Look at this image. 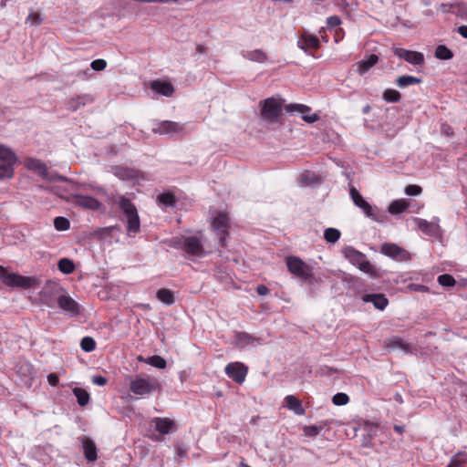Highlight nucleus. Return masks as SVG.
I'll return each mask as SVG.
<instances>
[{"label":"nucleus","instance_id":"f257e3e1","mask_svg":"<svg viewBox=\"0 0 467 467\" xmlns=\"http://www.w3.org/2000/svg\"><path fill=\"white\" fill-rule=\"evenodd\" d=\"M171 247L180 249L194 257H203L206 253L201 237L196 235H181L168 241Z\"/></svg>","mask_w":467,"mask_h":467},{"label":"nucleus","instance_id":"f03ea898","mask_svg":"<svg viewBox=\"0 0 467 467\" xmlns=\"http://www.w3.org/2000/svg\"><path fill=\"white\" fill-rule=\"evenodd\" d=\"M127 219V232L129 234H138L140 230V216L134 203L123 195H118L113 199Z\"/></svg>","mask_w":467,"mask_h":467},{"label":"nucleus","instance_id":"7ed1b4c3","mask_svg":"<svg viewBox=\"0 0 467 467\" xmlns=\"http://www.w3.org/2000/svg\"><path fill=\"white\" fill-rule=\"evenodd\" d=\"M344 256L350 264L357 266L360 271L368 275L370 277H378V270L367 259L366 254L358 251L352 246H347L343 250Z\"/></svg>","mask_w":467,"mask_h":467},{"label":"nucleus","instance_id":"20e7f679","mask_svg":"<svg viewBox=\"0 0 467 467\" xmlns=\"http://www.w3.org/2000/svg\"><path fill=\"white\" fill-rule=\"evenodd\" d=\"M130 390L137 396L144 397L151 394L159 389L160 385L156 379L137 375L130 377Z\"/></svg>","mask_w":467,"mask_h":467},{"label":"nucleus","instance_id":"39448f33","mask_svg":"<svg viewBox=\"0 0 467 467\" xmlns=\"http://www.w3.org/2000/svg\"><path fill=\"white\" fill-rule=\"evenodd\" d=\"M285 261L288 271L295 276L309 284L317 281L311 267L299 257L287 256Z\"/></svg>","mask_w":467,"mask_h":467},{"label":"nucleus","instance_id":"423d86ee","mask_svg":"<svg viewBox=\"0 0 467 467\" xmlns=\"http://www.w3.org/2000/svg\"><path fill=\"white\" fill-rule=\"evenodd\" d=\"M63 292L64 289L58 283L48 281L39 292V299L43 305L53 308L57 306Z\"/></svg>","mask_w":467,"mask_h":467},{"label":"nucleus","instance_id":"0eeeda50","mask_svg":"<svg viewBox=\"0 0 467 467\" xmlns=\"http://www.w3.org/2000/svg\"><path fill=\"white\" fill-rule=\"evenodd\" d=\"M0 279L7 286L19 287V288H30L35 284V279L28 276H24L15 273H8L3 271L0 274Z\"/></svg>","mask_w":467,"mask_h":467},{"label":"nucleus","instance_id":"6e6552de","mask_svg":"<svg viewBox=\"0 0 467 467\" xmlns=\"http://www.w3.org/2000/svg\"><path fill=\"white\" fill-rule=\"evenodd\" d=\"M212 227L219 237V245H226V236L228 235L229 218L225 213H218L213 216Z\"/></svg>","mask_w":467,"mask_h":467},{"label":"nucleus","instance_id":"1a4fd4ad","mask_svg":"<svg viewBox=\"0 0 467 467\" xmlns=\"http://www.w3.org/2000/svg\"><path fill=\"white\" fill-rule=\"evenodd\" d=\"M15 154L0 145V179L11 178L14 173Z\"/></svg>","mask_w":467,"mask_h":467},{"label":"nucleus","instance_id":"9d476101","mask_svg":"<svg viewBox=\"0 0 467 467\" xmlns=\"http://www.w3.org/2000/svg\"><path fill=\"white\" fill-rule=\"evenodd\" d=\"M282 111V104L279 100L269 98L264 101L262 108V117L269 122H275Z\"/></svg>","mask_w":467,"mask_h":467},{"label":"nucleus","instance_id":"9b49d317","mask_svg":"<svg viewBox=\"0 0 467 467\" xmlns=\"http://www.w3.org/2000/svg\"><path fill=\"white\" fill-rule=\"evenodd\" d=\"M184 124L179 122L163 120L158 123L157 127L153 128L152 131L160 135H182L184 134Z\"/></svg>","mask_w":467,"mask_h":467},{"label":"nucleus","instance_id":"f8f14e48","mask_svg":"<svg viewBox=\"0 0 467 467\" xmlns=\"http://www.w3.org/2000/svg\"><path fill=\"white\" fill-rule=\"evenodd\" d=\"M297 47L306 55L315 57L313 51L320 47V41L317 36L305 31L297 40Z\"/></svg>","mask_w":467,"mask_h":467},{"label":"nucleus","instance_id":"ddd939ff","mask_svg":"<svg viewBox=\"0 0 467 467\" xmlns=\"http://www.w3.org/2000/svg\"><path fill=\"white\" fill-rule=\"evenodd\" d=\"M384 347L389 351L399 349L404 354H413L416 351V348L411 344L405 342L398 336L386 338L384 340Z\"/></svg>","mask_w":467,"mask_h":467},{"label":"nucleus","instance_id":"4468645a","mask_svg":"<svg viewBox=\"0 0 467 467\" xmlns=\"http://www.w3.org/2000/svg\"><path fill=\"white\" fill-rule=\"evenodd\" d=\"M226 375L236 383H243L247 374V368L238 362L229 363L224 369Z\"/></svg>","mask_w":467,"mask_h":467},{"label":"nucleus","instance_id":"2eb2a0df","mask_svg":"<svg viewBox=\"0 0 467 467\" xmlns=\"http://www.w3.org/2000/svg\"><path fill=\"white\" fill-rule=\"evenodd\" d=\"M394 54L413 66H420L424 63L423 54L417 51L396 47Z\"/></svg>","mask_w":467,"mask_h":467},{"label":"nucleus","instance_id":"dca6fc26","mask_svg":"<svg viewBox=\"0 0 467 467\" xmlns=\"http://www.w3.org/2000/svg\"><path fill=\"white\" fill-rule=\"evenodd\" d=\"M57 306L67 312L70 316H78L79 314V305L71 296L62 293Z\"/></svg>","mask_w":467,"mask_h":467},{"label":"nucleus","instance_id":"f3484780","mask_svg":"<svg viewBox=\"0 0 467 467\" xmlns=\"http://www.w3.org/2000/svg\"><path fill=\"white\" fill-rule=\"evenodd\" d=\"M285 109L287 112H298L302 114V119L307 123H314L318 119L317 114H308L311 109L304 104H288Z\"/></svg>","mask_w":467,"mask_h":467},{"label":"nucleus","instance_id":"a211bd4d","mask_svg":"<svg viewBox=\"0 0 467 467\" xmlns=\"http://www.w3.org/2000/svg\"><path fill=\"white\" fill-rule=\"evenodd\" d=\"M349 194L356 206L360 208L368 217H373L374 214L371 205L364 200L362 195L355 187L350 188Z\"/></svg>","mask_w":467,"mask_h":467},{"label":"nucleus","instance_id":"6ab92c4d","mask_svg":"<svg viewBox=\"0 0 467 467\" xmlns=\"http://www.w3.org/2000/svg\"><path fill=\"white\" fill-rule=\"evenodd\" d=\"M361 299L366 303H372L374 307L383 311L389 305V299L384 294H366Z\"/></svg>","mask_w":467,"mask_h":467},{"label":"nucleus","instance_id":"aec40b11","mask_svg":"<svg viewBox=\"0 0 467 467\" xmlns=\"http://www.w3.org/2000/svg\"><path fill=\"white\" fill-rule=\"evenodd\" d=\"M73 199L75 204L85 209L98 210L100 207V202L89 195L76 194L73 196Z\"/></svg>","mask_w":467,"mask_h":467},{"label":"nucleus","instance_id":"412c9836","mask_svg":"<svg viewBox=\"0 0 467 467\" xmlns=\"http://www.w3.org/2000/svg\"><path fill=\"white\" fill-rule=\"evenodd\" d=\"M438 219H435L431 222H428L424 219L416 218L415 222L417 223L418 228L424 234L435 236L438 234L440 231V226L438 224Z\"/></svg>","mask_w":467,"mask_h":467},{"label":"nucleus","instance_id":"4be33fe9","mask_svg":"<svg viewBox=\"0 0 467 467\" xmlns=\"http://www.w3.org/2000/svg\"><path fill=\"white\" fill-rule=\"evenodd\" d=\"M150 88L165 97H171L174 92V88L170 82L154 80L150 84Z\"/></svg>","mask_w":467,"mask_h":467},{"label":"nucleus","instance_id":"5701e85b","mask_svg":"<svg viewBox=\"0 0 467 467\" xmlns=\"http://www.w3.org/2000/svg\"><path fill=\"white\" fill-rule=\"evenodd\" d=\"M93 99L90 95H80L74 98H71L67 103V108L71 111L78 110L80 107L85 106L86 104L91 103Z\"/></svg>","mask_w":467,"mask_h":467},{"label":"nucleus","instance_id":"b1692460","mask_svg":"<svg viewBox=\"0 0 467 467\" xmlns=\"http://www.w3.org/2000/svg\"><path fill=\"white\" fill-rule=\"evenodd\" d=\"M153 422L156 431L161 434H168L171 432L172 429L174 428L173 420L168 418H155Z\"/></svg>","mask_w":467,"mask_h":467},{"label":"nucleus","instance_id":"393cba45","mask_svg":"<svg viewBox=\"0 0 467 467\" xmlns=\"http://www.w3.org/2000/svg\"><path fill=\"white\" fill-rule=\"evenodd\" d=\"M285 406L288 410L294 411L296 415H304L306 410L302 406V402L294 395H287L285 398Z\"/></svg>","mask_w":467,"mask_h":467},{"label":"nucleus","instance_id":"a878e982","mask_svg":"<svg viewBox=\"0 0 467 467\" xmlns=\"http://www.w3.org/2000/svg\"><path fill=\"white\" fill-rule=\"evenodd\" d=\"M379 61V57L371 54L358 63V72L359 75L367 73Z\"/></svg>","mask_w":467,"mask_h":467},{"label":"nucleus","instance_id":"bb28decb","mask_svg":"<svg viewBox=\"0 0 467 467\" xmlns=\"http://www.w3.org/2000/svg\"><path fill=\"white\" fill-rule=\"evenodd\" d=\"M84 455L88 462L97 460V447L93 441L90 439H83Z\"/></svg>","mask_w":467,"mask_h":467},{"label":"nucleus","instance_id":"cd10ccee","mask_svg":"<svg viewBox=\"0 0 467 467\" xmlns=\"http://www.w3.org/2000/svg\"><path fill=\"white\" fill-rule=\"evenodd\" d=\"M242 56L245 59L259 63H264L267 58L266 54L263 52L261 49L243 51Z\"/></svg>","mask_w":467,"mask_h":467},{"label":"nucleus","instance_id":"c85d7f7f","mask_svg":"<svg viewBox=\"0 0 467 467\" xmlns=\"http://www.w3.org/2000/svg\"><path fill=\"white\" fill-rule=\"evenodd\" d=\"M467 466V452L459 451L454 454L450 463L446 467H466Z\"/></svg>","mask_w":467,"mask_h":467},{"label":"nucleus","instance_id":"c756f323","mask_svg":"<svg viewBox=\"0 0 467 467\" xmlns=\"http://www.w3.org/2000/svg\"><path fill=\"white\" fill-rule=\"evenodd\" d=\"M157 298L167 306L174 304L175 297L173 293L166 288H161L156 293Z\"/></svg>","mask_w":467,"mask_h":467},{"label":"nucleus","instance_id":"7c9ffc66","mask_svg":"<svg viewBox=\"0 0 467 467\" xmlns=\"http://www.w3.org/2000/svg\"><path fill=\"white\" fill-rule=\"evenodd\" d=\"M408 206H409V204L405 200L400 199V200L393 201L389 204L388 211L391 214H400V213H402L403 212H405L407 210Z\"/></svg>","mask_w":467,"mask_h":467},{"label":"nucleus","instance_id":"2f4dec72","mask_svg":"<svg viewBox=\"0 0 467 467\" xmlns=\"http://www.w3.org/2000/svg\"><path fill=\"white\" fill-rule=\"evenodd\" d=\"M301 183L303 185H317L321 183V177L314 172L306 171L301 174Z\"/></svg>","mask_w":467,"mask_h":467},{"label":"nucleus","instance_id":"473e14b6","mask_svg":"<svg viewBox=\"0 0 467 467\" xmlns=\"http://www.w3.org/2000/svg\"><path fill=\"white\" fill-rule=\"evenodd\" d=\"M396 83L400 88H407L411 85L421 83V79L417 77L403 75L397 78Z\"/></svg>","mask_w":467,"mask_h":467},{"label":"nucleus","instance_id":"72a5a7b5","mask_svg":"<svg viewBox=\"0 0 467 467\" xmlns=\"http://www.w3.org/2000/svg\"><path fill=\"white\" fill-rule=\"evenodd\" d=\"M28 167L36 171L38 174L41 175L44 179L51 180V178L48 176L47 168L45 163L36 160H31L29 161Z\"/></svg>","mask_w":467,"mask_h":467},{"label":"nucleus","instance_id":"f704fd0d","mask_svg":"<svg viewBox=\"0 0 467 467\" xmlns=\"http://www.w3.org/2000/svg\"><path fill=\"white\" fill-rule=\"evenodd\" d=\"M235 341L239 346L244 347L246 345L253 344L254 341H258V338L246 332H237L235 335Z\"/></svg>","mask_w":467,"mask_h":467},{"label":"nucleus","instance_id":"c9c22d12","mask_svg":"<svg viewBox=\"0 0 467 467\" xmlns=\"http://www.w3.org/2000/svg\"><path fill=\"white\" fill-rule=\"evenodd\" d=\"M157 202L160 205L173 207L176 204V198L171 192H164L158 196Z\"/></svg>","mask_w":467,"mask_h":467},{"label":"nucleus","instance_id":"e433bc0d","mask_svg":"<svg viewBox=\"0 0 467 467\" xmlns=\"http://www.w3.org/2000/svg\"><path fill=\"white\" fill-rule=\"evenodd\" d=\"M57 267L60 272L69 275L74 272L75 265L72 260L68 258H62L57 263Z\"/></svg>","mask_w":467,"mask_h":467},{"label":"nucleus","instance_id":"4c0bfd02","mask_svg":"<svg viewBox=\"0 0 467 467\" xmlns=\"http://www.w3.org/2000/svg\"><path fill=\"white\" fill-rule=\"evenodd\" d=\"M73 394L77 398L78 403L80 406H86L89 402V394L84 389L75 388L73 389Z\"/></svg>","mask_w":467,"mask_h":467},{"label":"nucleus","instance_id":"58836bf2","mask_svg":"<svg viewBox=\"0 0 467 467\" xmlns=\"http://www.w3.org/2000/svg\"><path fill=\"white\" fill-rule=\"evenodd\" d=\"M400 249V247L395 244L385 243L381 245L380 252L383 254L394 259L395 257H397Z\"/></svg>","mask_w":467,"mask_h":467},{"label":"nucleus","instance_id":"ea45409f","mask_svg":"<svg viewBox=\"0 0 467 467\" xmlns=\"http://www.w3.org/2000/svg\"><path fill=\"white\" fill-rule=\"evenodd\" d=\"M435 57L441 60H448L453 57V53L444 45H439L435 49Z\"/></svg>","mask_w":467,"mask_h":467},{"label":"nucleus","instance_id":"a19ab883","mask_svg":"<svg viewBox=\"0 0 467 467\" xmlns=\"http://www.w3.org/2000/svg\"><path fill=\"white\" fill-rule=\"evenodd\" d=\"M341 233L336 228H327L325 230L324 238L327 243L335 244L340 238Z\"/></svg>","mask_w":467,"mask_h":467},{"label":"nucleus","instance_id":"79ce46f5","mask_svg":"<svg viewBox=\"0 0 467 467\" xmlns=\"http://www.w3.org/2000/svg\"><path fill=\"white\" fill-rule=\"evenodd\" d=\"M400 99V93L395 89L388 88L383 93V99L389 103H397Z\"/></svg>","mask_w":467,"mask_h":467},{"label":"nucleus","instance_id":"37998d69","mask_svg":"<svg viewBox=\"0 0 467 467\" xmlns=\"http://www.w3.org/2000/svg\"><path fill=\"white\" fill-rule=\"evenodd\" d=\"M326 427L325 423L315 424L310 426H306L304 428V433L308 437H315L318 435Z\"/></svg>","mask_w":467,"mask_h":467},{"label":"nucleus","instance_id":"c03bdc74","mask_svg":"<svg viewBox=\"0 0 467 467\" xmlns=\"http://www.w3.org/2000/svg\"><path fill=\"white\" fill-rule=\"evenodd\" d=\"M451 7H454L452 10L456 16L462 18H467V4L464 2H455L450 5Z\"/></svg>","mask_w":467,"mask_h":467},{"label":"nucleus","instance_id":"a18cd8bd","mask_svg":"<svg viewBox=\"0 0 467 467\" xmlns=\"http://www.w3.org/2000/svg\"><path fill=\"white\" fill-rule=\"evenodd\" d=\"M146 363L158 368H164L167 364L166 360L158 355L149 357L146 360Z\"/></svg>","mask_w":467,"mask_h":467},{"label":"nucleus","instance_id":"49530a36","mask_svg":"<svg viewBox=\"0 0 467 467\" xmlns=\"http://www.w3.org/2000/svg\"><path fill=\"white\" fill-rule=\"evenodd\" d=\"M80 347L85 352H91L96 348V341L91 337H85L81 339Z\"/></svg>","mask_w":467,"mask_h":467},{"label":"nucleus","instance_id":"de8ad7c7","mask_svg":"<svg viewBox=\"0 0 467 467\" xmlns=\"http://www.w3.org/2000/svg\"><path fill=\"white\" fill-rule=\"evenodd\" d=\"M438 283L445 287H451L455 285L454 277L449 274H443L438 276Z\"/></svg>","mask_w":467,"mask_h":467},{"label":"nucleus","instance_id":"09e8293b","mask_svg":"<svg viewBox=\"0 0 467 467\" xmlns=\"http://www.w3.org/2000/svg\"><path fill=\"white\" fill-rule=\"evenodd\" d=\"M69 221L65 217H56L54 220V226L57 231H66L69 228Z\"/></svg>","mask_w":467,"mask_h":467},{"label":"nucleus","instance_id":"8fccbe9b","mask_svg":"<svg viewBox=\"0 0 467 467\" xmlns=\"http://www.w3.org/2000/svg\"><path fill=\"white\" fill-rule=\"evenodd\" d=\"M348 401H349V397L346 393H343V392H338V393L335 394L332 398V402L336 406L346 405L348 403Z\"/></svg>","mask_w":467,"mask_h":467},{"label":"nucleus","instance_id":"3c124183","mask_svg":"<svg viewBox=\"0 0 467 467\" xmlns=\"http://www.w3.org/2000/svg\"><path fill=\"white\" fill-rule=\"evenodd\" d=\"M90 67L95 71H100L105 69L107 62L104 59H95L91 62Z\"/></svg>","mask_w":467,"mask_h":467},{"label":"nucleus","instance_id":"603ef678","mask_svg":"<svg viewBox=\"0 0 467 467\" xmlns=\"http://www.w3.org/2000/svg\"><path fill=\"white\" fill-rule=\"evenodd\" d=\"M421 191H422V189L420 186L415 185V184L408 185L405 188V193L408 195H411V196L419 195L420 193H421Z\"/></svg>","mask_w":467,"mask_h":467},{"label":"nucleus","instance_id":"864d4df0","mask_svg":"<svg viewBox=\"0 0 467 467\" xmlns=\"http://www.w3.org/2000/svg\"><path fill=\"white\" fill-rule=\"evenodd\" d=\"M408 288L413 292H420V293L430 292V288L428 286H426L424 285H420V284H410L408 285Z\"/></svg>","mask_w":467,"mask_h":467},{"label":"nucleus","instance_id":"5fc2aeb1","mask_svg":"<svg viewBox=\"0 0 467 467\" xmlns=\"http://www.w3.org/2000/svg\"><path fill=\"white\" fill-rule=\"evenodd\" d=\"M394 259L401 261V262H406V261L410 260V254L408 251H406L405 249L400 247V249L397 254V257H395Z\"/></svg>","mask_w":467,"mask_h":467},{"label":"nucleus","instance_id":"6e6d98bb","mask_svg":"<svg viewBox=\"0 0 467 467\" xmlns=\"http://www.w3.org/2000/svg\"><path fill=\"white\" fill-rule=\"evenodd\" d=\"M341 24V19L337 16H332L327 17V25L328 27H336Z\"/></svg>","mask_w":467,"mask_h":467},{"label":"nucleus","instance_id":"4d7b16f0","mask_svg":"<svg viewBox=\"0 0 467 467\" xmlns=\"http://www.w3.org/2000/svg\"><path fill=\"white\" fill-rule=\"evenodd\" d=\"M26 20L30 22L32 26L39 25L41 21L39 15L35 13L29 14Z\"/></svg>","mask_w":467,"mask_h":467},{"label":"nucleus","instance_id":"13d9d810","mask_svg":"<svg viewBox=\"0 0 467 467\" xmlns=\"http://www.w3.org/2000/svg\"><path fill=\"white\" fill-rule=\"evenodd\" d=\"M92 383L98 386H104L107 383V379L102 376H93Z\"/></svg>","mask_w":467,"mask_h":467},{"label":"nucleus","instance_id":"bf43d9fd","mask_svg":"<svg viewBox=\"0 0 467 467\" xmlns=\"http://www.w3.org/2000/svg\"><path fill=\"white\" fill-rule=\"evenodd\" d=\"M47 381L51 386L55 387L58 384V376L56 373H50L47 375Z\"/></svg>","mask_w":467,"mask_h":467},{"label":"nucleus","instance_id":"052dcab7","mask_svg":"<svg viewBox=\"0 0 467 467\" xmlns=\"http://www.w3.org/2000/svg\"><path fill=\"white\" fill-rule=\"evenodd\" d=\"M256 292L260 296H265L269 293V289L265 285H260L256 287Z\"/></svg>","mask_w":467,"mask_h":467},{"label":"nucleus","instance_id":"680f3d73","mask_svg":"<svg viewBox=\"0 0 467 467\" xmlns=\"http://www.w3.org/2000/svg\"><path fill=\"white\" fill-rule=\"evenodd\" d=\"M457 30L463 38H467V26H461Z\"/></svg>","mask_w":467,"mask_h":467},{"label":"nucleus","instance_id":"e2e57ef3","mask_svg":"<svg viewBox=\"0 0 467 467\" xmlns=\"http://www.w3.org/2000/svg\"><path fill=\"white\" fill-rule=\"evenodd\" d=\"M451 4H441V8L443 12H452V10L454 9V7H451L450 6Z\"/></svg>","mask_w":467,"mask_h":467},{"label":"nucleus","instance_id":"0e129e2a","mask_svg":"<svg viewBox=\"0 0 467 467\" xmlns=\"http://www.w3.org/2000/svg\"><path fill=\"white\" fill-rule=\"evenodd\" d=\"M394 431H395L397 433L401 434V433L404 431V426L395 425V426H394Z\"/></svg>","mask_w":467,"mask_h":467},{"label":"nucleus","instance_id":"69168bd1","mask_svg":"<svg viewBox=\"0 0 467 467\" xmlns=\"http://www.w3.org/2000/svg\"><path fill=\"white\" fill-rule=\"evenodd\" d=\"M370 111V106L369 105H367L366 107L363 108L362 109V112L364 114H368V112Z\"/></svg>","mask_w":467,"mask_h":467},{"label":"nucleus","instance_id":"338daca9","mask_svg":"<svg viewBox=\"0 0 467 467\" xmlns=\"http://www.w3.org/2000/svg\"><path fill=\"white\" fill-rule=\"evenodd\" d=\"M130 171L124 170L123 172L120 174L122 177H130Z\"/></svg>","mask_w":467,"mask_h":467},{"label":"nucleus","instance_id":"774afa93","mask_svg":"<svg viewBox=\"0 0 467 467\" xmlns=\"http://www.w3.org/2000/svg\"><path fill=\"white\" fill-rule=\"evenodd\" d=\"M239 467H251V466H249L248 464H246V463H245V462H241V463H240Z\"/></svg>","mask_w":467,"mask_h":467}]
</instances>
